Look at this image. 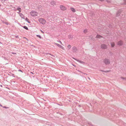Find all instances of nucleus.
<instances>
[{
	"mask_svg": "<svg viewBox=\"0 0 126 126\" xmlns=\"http://www.w3.org/2000/svg\"><path fill=\"white\" fill-rule=\"evenodd\" d=\"M59 42L62 45V42H61L60 41H59Z\"/></svg>",
	"mask_w": 126,
	"mask_h": 126,
	"instance_id": "b1692460",
	"label": "nucleus"
},
{
	"mask_svg": "<svg viewBox=\"0 0 126 126\" xmlns=\"http://www.w3.org/2000/svg\"><path fill=\"white\" fill-rule=\"evenodd\" d=\"M17 10H18L19 12H21V8H17Z\"/></svg>",
	"mask_w": 126,
	"mask_h": 126,
	"instance_id": "ddd939ff",
	"label": "nucleus"
},
{
	"mask_svg": "<svg viewBox=\"0 0 126 126\" xmlns=\"http://www.w3.org/2000/svg\"><path fill=\"white\" fill-rule=\"evenodd\" d=\"M123 42L122 40H120L117 43V45L119 46H121L123 44Z\"/></svg>",
	"mask_w": 126,
	"mask_h": 126,
	"instance_id": "0eeeda50",
	"label": "nucleus"
},
{
	"mask_svg": "<svg viewBox=\"0 0 126 126\" xmlns=\"http://www.w3.org/2000/svg\"><path fill=\"white\" fill-rule=\"evenodd\" d=\"M36 36L39 38H40L41 39V37L40 35H37Z\"/></svg>",
	"mask_w": 126,
	"mask_h": 126,
	"instance_id": "a211bd4d",
	"label": "nucleus"
},
{
	"mask_svg": "<svg viewBox=\"0 0 126 126\" xmlns=\"http://www.w3.org/2000/svg\"><path fill=\"white\" fill-rule=\"evenodd\" d=\"M88 124L90 126H92V125L91 124V123L90 122H89L88 123Z\"/></svg>",
	"mask_w": 126,
	"mask_h": 126,
	"instance_id": "412c9836",
	"label": "nucleus"
},
{
	"mask_svg": "<svg viewBox=\"0 0 126 126\" xmlns=\"http://www.w3.org/2000/svg\"><path fill=\"white\" fill-rule=\"evenodd\" d=\"M16 38H18V35L16 36Z\"/></svg>",
	"mask_w": 126,
	"mask_h": 126,
	"instance_id": "c85d7f7f",
	"label": "nucleus"
},
{
	"mask_svg": "<svg viewBox=\"0 0 126 126\" xmlns=\"http://www.w3.org/2000/svg\"><path fill=\"white\" fill-rule=\"evenodd\" d=\"M126 80V79H125Z\"/></svg>",
	"mask_w": 126,
	"mask_h": 126,
	"instance_id": "473e14b6",
	"label": "nucleus"
},
{
	"mask_svg": "<svg viewBox=\"0 0 126 126\" xmlns=\"http://www.w3.org/2000/svg\"><path fill=\"white\" fill-rule=\"evenodd\" d=\"M71 10L73 12H76V11L75 9L73 8H71Z\"/></svg>",
	"mask_w": 126,
	"mask_h": 126,
	"instance_id": "f8f14e48",
	"label": "nucleus"
},
{
	"mask_svg": "<svg viewBox=\"0 0 126 126\" xmlns=\"http://www.w3.org/2000/svg\"><path fill=\"white\" fill-rule=\"evenodd\" d=\"M101 48L103 49H106L107 48V46L105 44H102L101 46Z\"/></svg>",
	"mask_w": 126,
	"mask_h": 126,
	"instance_id": "20e7f679",
	"label": "nucleus"
},
{
	"mask_svg": "<svg viewBox=\"0 0 126 126\" xmlns=\"http://www.w3.org/2000/svg\"><path fill=\"white\" fill-rule=\"evenodd\" d=\"M110 70H106V71H105V72L107 73V72H109L110 71Z\"/></svg>",
	"mask_w": 126,
	"mask_h": 126,
	"instance_id": "aec40b11",
	"label": "nucleus"
},
{
	"mask_svg": "<svg viewBox=\"0 0 126 126\" xmlns=\"http://www.w3.org/2000/svg\"><path fill=\"white\" fill-rule=\"evenodd\" d=\"M122 11L121 9H120L117 12L116 14L117 16H118L120 15Z\"/></svg>",
	"mask_w": 126,
	"mask_h": 126,
	"instance_id": "6e6552de",
	"label": "nucleus"
},
{
	"mask_svg": "<svg viewBox=\"0 0 126 126\" xmlns=\"http://www.w3.org/2000/svg\"><path fill=\"white\" fill-rule=\"evenodd\" d=\"M110 44L111 45V47H114L115 45V43L113 42L111 43Z\"/></svg>",
	"mask_w": 126,
	"mask_h": 126,
	"instance_id": "9d476101",
	"label": "nucleus"
},
{
	"mask_svg": "<svg viewBox=\"0 0 126 126\" xmlns=\"http://www.w3.org/2000/svg\"><path fill=\"white\" fill-rule=\"evenodd\" d=\"M20 16H21V17L22 18H23V19H24L25 18V16H24L23 15V14H22L20 13Z\"/></svg>",
	"mask_w": 126,
	"mask_h": 126,
	"instance_id": "9b49d317",
	"label": "nucleus"
},
{
	"mask_svg": "<svg viewBox=\"0 0 126 126\" xmlns=\"http://www.w3.org/2000/svg\"><path fill=\"white\" fill-rule=\"evenodd\" d=\"M77 61H78V62H79V63H83V62L81 61H79V60H77Z\"/></svg>",
	"mask_w": 126,
	"mask_h": 126,
	"instance_id": "f3484780",
	"label": "nucleus"
},
{
	"mask_svg": "<svg viewBox=\"0 0 126 126\" xmlns=\"http://www.w3.org/2000/svg\"><path fill=\"white\" fill-rule=\"evenodd\" d=\"M41 32L43 33H44V32L42 31L41 30Z\"/></svg>",
	"mask_w": 126,
	"mask_h": 126,
	"instance_id": "393cba45",
	"label": "nucleus"
},
{
	"mask_svg": "<svg viewBox=\"0 0 126 126\" xmlns=\"http://www.w3.org/2000/svg\"><path fill=\"white\" fill-rule=\"evenodd\" d=\"M25 20H26V21H27L28 23H30V22H29V19H28V18H26L25 19Z\"/></svg>",
	"mask_w": 126,
	"mask_h": 126,
	"instance_id": "2eb2a0df",
	"label": "nucleus"
},
{
	"mask_svg": "<svg viewBox=\"0 0 126 126\" xmlns=\"http://www.w3.org/2000/svg\"><path fill=\"white\" fill-rule=\"evenodd\" d=\"M53 3H54V4H55V2H54V1H52V2H51V3H53Z\"/></svg>",
	"mask_w": 126,
	"mask_h": 126,
	"instance_id": "bb28decb",
	"label": "nucleus"
},
{
	"mask_svg": "<svg viewBox=\"0 0 126 126\" xmlns=\"http://www.w3.org/2000/svg\"><path fill=\"white\" fill-rule=\"evenodd\" d=\"M60 9L64 11L66 9V8L64 6L62 5H61L60 6Z\"/></svg>",
	"mask_w": 126,
	"mask_h": 126,
	"instance_id": "39448f33",
	"label": "nucleus"
},
{
	"mask_svg": "<svg viewBox=\"0 0 126 126\" xmlns=\"http://www.w3.org/2000/svg\"><path fill=\"white\" fill-rule=\"evenodd\" d=\"M124 1L125 2H126V0H124Z\"/></svg>",
	"mask_w": 126,
	"mask_h": 126,
	"instance_id": "c756f323",
	"label": "nucleus"
},
{
	"mask_svg": "<svg viewBox=\"0 0 126 126\" xmlns=\"http://www.w3.org/2000/svg\"><path fill=\"white\" fill-rule=\"evenodd\" d=\"M101 71L103 72H105V71L103 70H101Z\"/></svg>",
	"mask_w": 126,
	"mask_h": 126,
	"instance_id": "a878e982",
	"label": "nucleus"
},
{
	"mask_svg": "<svg viewBox=\"0 0 126 126\" xmlns=\"http://www.w3.org/2000/svg\"><path fill=\"white\" fill-rule=\"evenodd\" d=\"M23 28L24 29H26L27 30H28V27H27L26 26H24L23 27Z\"/></svg>",
	"mask_w": 126,
	"mask_h": 126,
	"instance_id": "dca6fc26",
	"label": "nucleus"
},
{
	"mask_svg": "<svg viewBox=\"0 0 126 126\" xmlns=\"http://www.w3.org/2000/svg\"><path fill=\"white\" fill-rule=\"evenodd\" d=\"M38 20L40 22L43 24H44L46 22V21L44 19L40 18L38 19Z\"/></svg>",
	"mask_w": 126,
	"mask_h": 126,
	"instance_id": "7ed1b4c3",
	"label": "nucleus"
},
{
	"mask_svg": "<svg viewBox=\"0 0 126 126\" xmlns=\"http://www.w3.org/2000/svg\"><path fill=\"white\" fill-rule=\"evenodd\" d=\"M31 73H32V74H33V73H32V72H31Z\"/></svg>",
	"mask_w": 126,
	"mask_h": 126,
	"instance_id": "2f4dec72",
	"label": "nucleus"
},
{
	"mask_svg": "<svg viewBox=\"0 0 126 126\" xmlns=\"http://www.w3.org/2000/svg\"><path fill=\"white\" fill-rule=\"evenodd\" d=\"M54 43L58 47H59L61 48L62 49H63V50L64 49V47L63 46H62L61 45L57 43Z\"/></svg>",
	"mask_w": 126,
	"mask_h": 126,
	"instance_id": "423d86ee",
	"label": "nucleus"
},
{
	"mask_svg": "<svg viewBox=\"0 0 126 126\" xmlns=\"http://www.w3.org/2000/svg\"><path fill=\"white\" fill-rule=\"evenodd\" d=\"M100 0L101 1H104V0Z\"/></svg>",
	"mask_w": 126,
	"mask_h": 126,
	"instance_id": "cd10ccee",
	"label": "nucleus"
},
{
	"mask_svg": "<svg viewBox=\"0 0 126 126\" xmlns=\"http://www.w3.org/2000/svg\"><path fill=\"white\" fill-rule=\"evenodd\" d=\"M121 78L123 79H126V78H124L123 77H121Z\"/></svg>",
	"mask_w": 126,
	"mask_h": 126,
	"instance_id": "4be33fe9",
	"label": "nucleus"
},
{
	"mask_svg": "<svg viewBox=\"0 0 126 126\" xmlns=\"http://www.w3.org/2000/svg\"><path fill=\"white\" fill-rule=\"evenodd\" d=\"M32 17H35L38 16V13L37 12L32 11H31L30 13Z\"/></svg>",
	"mask_w": 126,
	"mask_h": 126,
	"instance_id": "f257e3e1",
	"label": "nucleus"
},
{
	"mask_svg": "<svg viewBox=\"0 0 126 126\" xmlns=\"http://www.w3.org/2000/svg\"><path fill=\"white\" fill-rule=\"evenodd\" d=\"M5 23L7 25H8V22H5Z\"/></svg>",
	"mask_w": 126,
	"mask_h": 126,
	"instance_id": "5701e85b",
	"label": "nucleus"
},
{
	"mask_svg": "<svg viewBox=\"0 0 126 126\" xmlns=\"http://www.w3.org/2000/svg\"><path fill=\"white\" fill-rule=\"evenodd\" d=\"M71 47V46L70 45H68L67 46V47L68 49H70Z\"/></svg>",
	"mask_w": 126,
	"mask_h": 126,
	"instance_id": "4468645a",
	"label": "nucleus"
},
{
	"mask_svg": "<svg viewBox=\"0 0 126 126\" xmlns=\"http://www.w3.org/2000/svg\"><path fill=\"white\" fill-rule=\"evenodd\" d=\"M103 37L102 36L98 34H97L96 36V38H102Z\"/></svg>",
	"mask_w": 126,
	"mask_h": 126,
	"instance_id": "1a4fd4ad",
	"label": "nucleus"
},
{
	"mask_svg": "<svg viewBox=\"0 0 126 126\" xmlns=\"http://www.w3.org/2000/svg\"><path fill=\"white\" fill-rule=\"evenodd\" d=\"M103 62L106 65L110 64V60L107 58H105L103 60Z\"/></svg>",
	"mask_w": 126,
	"mask_h": 126,
	"instance_id": "f03ea898",
	"label": "nucleus"
},
{
	"mask_svg": "<svg viewBox=\"0 0 126 126\" xmlns=\"http://www.w3.org/2000/svg\"><path fill=\"white\" fill-rule=\"evenodd\" d=\"M21 70H20V71H21Z\"/></svg>",
	"mask_w": 126,
	"mask_h": 126,
	"instance_id": "72a5a7b5",
	"label": "nucleus"
},
{
	"mask_svg": "<svg viewBox=\"0 0 126 126\" xmlns=\"http://www.w3.org/2000/svg\"><path fill=\"white\" fill-rule=\"evenodd\" d=\"M88 79H90L88 77Z\"/></svg>",
	"mask_w": 126,
	"mask_h": 126,
	"instance_id": "7c9ffc66",
	"label": "nucleus"
},
{
	"mask_svg": "<svg viewBox=\"0 0 126 126\" xmlns=\"http://www.w3.org/2000/svg\"><path fill=\"white\" fill-rule=\"evenodd\" d=\"M83 32L84 33H86L87 32V30L85 29L83 31Z\"/></svg>",
	"mask_w": 126,
	"mask_h": 126,
	"instance_id": "6ab92c4d",
	"label": "nucleus"
}]
</instances>
